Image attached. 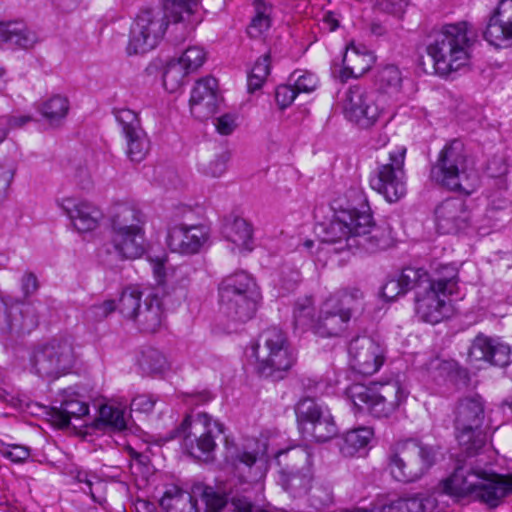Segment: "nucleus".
Here are the masks:
<instances>
[{"label":"nucleus","mask_w":512,"mask_h":512,"mask_svg":"<svg viewBox=\"0 0 512 512\" xmlns=\"http://www.w3.org/2000/svg\"><path fill=\"white\" fill-rule=\"evenodd\" d=\"M321 228V241L338 245L336 252L362 249L373 253L386 245L384 232L375 226L367 197L360 188L348 191L346 205Z\"/></svg>","instance_id":"1"},{"label":"nucleus","mask_w":512,"mask_h":512,"mask_svg":"<svg viewBox=\"0 0 512 512\" xmlns=\"http://www.w3.org/2000/svg\"><path fill=\"white\" fill-rule=\"evenodd\" d=\"M200 5L199 0H167L162 9L139 12L130 27L128 55L145 54L163 40L169 23L189 21Z\"/></svg>","instance_id":"2"},{"label":"nucleus","mask_w":512,"mask_h":512,"mask_svg":"<svg viewBox=\"0 0 512 512\" xmlns=\"http://www.w3.org/2000/svg\"><path fill=\"white\" fill-rule=\"evenodd\" d=\"M474 37L472 25L465 21L444 25L435 32L426 48L433 60L435 72L447 76L467 65Z\"/></svg>","instance_id":"3"},{"label":"nucleus","mask_w":512,"mask_h":512,"mask_svg":"<svg viewBox=\"0 0 512 512\" xmlns=\"http://www.w3.org/2000/svg\"><path fill=\"white\" fill-rule=\"evenodd\" d=\"M111 243L121 258L137 259L145 252L147 215L135 203L114 204L108 215Z\"/></svg>","instance_id":"4"},{"label":"nucleus","mask_w":512,"mask_h":512,"mask_svg":"<svg viewBox=\"0 0 512 512\" xmlns=\"http://www.w3.org/2000/svg\"><path fill=\"white\" fill-rule=\"evenodd\" d=\"M430 180L449 191L470 195L478 185V175L469 163L464 143L449 141L431 165Z\"/></svg>","instance_id":"5"},{"label":"nucleus","mask_w":512,"mask_h":512,"mask_svg":"<svg viewBox=\"0 0 512 512\" xmlns=\"http://www.w3.org/2000/svg\"><path fill=\"white\" fill-rule=\"evenodd\" d=\"M251 349L258 363V372L266 378L282 379L296 362L295 352L285 332L275 326L262 331Z\"/></svg>","instance_id":"6"},{"label":"nucleus","mask_w":512,"mask_h":512,"mask_svg":"<svg viewBox=\"0 0 512 512\" xmlns=\"http://www.w3.org/2000/svg\"><path fill=\"white\" fill-rule=\"evenodd\" d=\"M485 418V405L478 394L460 398L454 408L456 438L461 452L474 457L486 444V434L481 427Z\"/></svg>","instance_id":"7"},{"label":"nucleus","mask_w":512,"mask_h":512,"mask_svg":"<svg viewBox=\"0 0 512 512\" xmlns=\"http://www.w3.org/2000/svg\"><path fill=\"white\" fill-rule=\"evenodd\" d=\"M256 284L245 271L225 277L219 285V304L223 314L233 321L246 322L256 311Z\"/></svg>","instance_id":"8"},{"label":"nucleus","mask_w":512,"mask_h":512,"mask_svg":"<svg viewBox=\"0 0 512 512\" xmlns=\"http://www.w3.org/2000/svg\"><path fill=\"white\" fill-rule=\"evenodd\" d=\"M77 361L74 342L69 335H57L36 347L31 356L32 368L42 378L57 379L70 373Z\"/></svg>","instance_id":"9"},{"label":"nucleus","mask_w":512,"mask_h":512,"mask_svg":"<svg viewBox=\"0 0 512 512\" xmlns=\"http://www.w3.org/2000/svg\"><path fill=\"white\" fill-rule=\"evenodd\" d=\"M353 404L377 418L389 417L405 400L399 381L375 382L370 386L354 384L348 388Z\"/></svg>","instance_id":"10"},{"label":"nucleus","mask_w":512,"mask_h":512,"mask_svg":"<svg viewBox=\"0 0 512 512\" xmlns=\"http://www.w3.org/2000/svg\"><path fill=\"white\" fill-rule=\"evenodd\" d=\"M436 449L416 439L398 443L390 457V471L394 479L404 483L419 480L436 461Z\"/></svg>","instance_id":"11"},{"label":"nucleus","mask_w":512,"mask_h":512,"mask_svg":"<svg viewBox=\"0 0 512 512\" xmlns=\"http://www.w3.org/2000/svg\"><path fill=\"white\" fill-rule=\"evenodd\" d=\"M406 147L396 146L387 156L378 158L377 167L369 178L370 187L390 203L397 202L406 195V172L404 169Z\"/></svg>","instance_id":"12"},{"label":"nucleus","mask_w":512,"mask_h":512,"mask_svg":"<svg viewBox=\"0 0 512 512\" xmlns=\"http://www.w3.org/2000/svg\"><path fill=\"white\" fill-rule=\"evenodd\" d=\"M224 432L223 425L206 413L188 415L175 431L182 437L183 448L194 458L208 459L216 448V437Z\"/></svg>","instance_id":"13"},{"label":"nucleus","mask_w":512,"mask_h":512,"mask_svg":"<svg viewBox=\"0 0 512 512\" xmlns=\"http://www.w3.org/2000/svg\"><path fill=\"white\" fill-rule=\"evenodd\" d=\"M225 462L240 480L258 481L266 471V445L257 441L238 445L226 439Z\"/></svg>","instance_id":"14"},{"label":"nucleus","mask_w":512,"mask_h":512,"mask_svg":"<svg viewBox=\"0 0 512 512\" xmlns=\"http://www.w3.org/2000/svg\"><path fill=\"white\" fill-rule=\"evenodd\" d=\"M345 116L361 128L373 126L383 113L377 103L376 94L360 86H352L343 100Z\"/></svg>","instance_id":"15"},{"label":"nucleus","mask_w":512,"mask_h":512,"mask_svg":"<svg viewBox=\"0 0 512 512\" xmlns=\"http://www.w3.org/2000/svg\"><path fill=\"white\" fill-rule=\"evenodd\" d=\"M349 365L364 376L376 373L385 360V348L368 336H358L348 346Z\"/></svg>","instance_id":"16"},{"label":"nucleus","mask_w":512,"mask_h":512,"mask_svg":"<svg viewBox=\"0 0 512 512\" xmlns=\"http://www.w3.org/2000/svg\"><path fill=\"white\" fill-rule=\"evenodd\" d=\"M483 38L496 48L512 47V0H500L491 12Z\"/></svg>","instance_id":"17"},{"label":"nucleus","mask_w":512,"mask_h":512,"mask_svg":"<svg viewBox=\"0 0 512 512\" xmlns=\"http://www.w3.org/2000/svg\"><path fill=\"white\" fill-rule=\"evenodd\" d=\"M49 307L41 301L12 306L6 313V332L11 335L29 334L47 316Z\"/></svg>","instance_id":"18"},{"label":"nucleus","mask_w":512,"mask_h":512,"mask_svg":"<svg viewBox=\"0 0 512 512\" xmlns=\"http://www.w3.org/2000/svg\"><path fill=\"white\" fill-rule=\"evenodd\" d=\"M509 493H512V474L504 476L483 470L471 499L495 508Z\"/></svg>","instance_id":"19"},{"label":"nucleus","mask_w":512,"mask_h":512,"mask_svg":"<svg viewBox=\"0 0 512 512\" xmlns=\"http://www.w3.org/2000/svg\"><path fill=\"white\" fill-rule=\"evenodd\" d=\"M435 218L438 230L444 234H451L467 228L471 215L464 200L452 197L436 207Z\"/></svg>","instance_id":"20"},{"label":"nucleus","mask_w":512,"mask_h":512,"mask_svg":"<svg viewBox=\"0 0 512 512\" xmlns=\"http://www.w3.org/2000/svg\"><path fill=\"white\" fill-rule=\"evenodd\" d=\"M465 459H459L453 473L444 481V489L447 493L457 497L471 498L483 469L476 467L468 459L465 453Z\"/></svg>","instance_id":"21"},{"label":"nucleus","mask_w":512,"mask_h":512,"mask_svg":"<svg viewBox=\"0 0 512 512\" xmlns=\"http://www.w3.org/2000/svg\"><path fill=\"white\" fill-rule=\"evenodd\" d=\"M217 88L218 81L214 77H206L196 82L190 97L192 115L205 120L216 112L220 102Z\"/></svg>","instance_id":"22"},{"label":"nucleus","mask_w":512,"mask_h":512,"mask_svg":"<svg viewBox=\"0 0 512 512\" xmlns=\"http://www.w3.org/2000/svg\"><path fill=\"white\" fill-rule=\"evenodd\" d=\"M208 239V230L202 225H179L171 228L167 236V244L171 251L183 255H192L200 251V248Z\"/></svg>","instance_id":"23"},{"label":"nucleus","mask_w":512,"mask_h":512,"mask_svg":"<svg viewBox=\"0 0 512 512\" xmlns=\"http://www.w3.org/2000/svg\"><path fill=\"white\" fill-rule=\"evenodd\" d=\"M58 205L78 232L92 231L99 225L102 212L88 201L67 197L59 201Z\"/></svg>","instance_id":"24"},{"label":"nucleus","mask_w":512,"mask_h":512,"mask_svg":"<svg viewBox=\"0 0 512 512\" xmlns=\"http://www.w3.org/2000/svg\"><path fill=\"white\" fill-rule=\"evenodd\" d=\"M449 294L438 292L433 286L425 285L415 296L416 312L421 320L430 324L439 323L449 312Z\"/></svg>","instance_id":"25"},{"label":"nucleus","mask_w":512,"mask_h":512,"mask_svg":"<svg viewBox=\"0 0 512 512\" xmlns=\"http://www.w3.org/2000/svg\"><path fill=\"white\" fill-rule=\"evenodd\" d=\"M468 356L471 361H485L503 367L509 363L510 347L498 338L479 333L471 344Z\"/></svg>","instance_id":"26"},{"label":"nucleus","mask_w":512,"mask_h":512,"mask_svg":"<svg viewBox=\"0 0 512 512\" xmlns=\"http://www.w3.org/2000/svg\"><path fill=\"white\" fill-rule=\"evenodd\" d=\"M326 299L320 306L319 316L313 325V332L320 337H338L344 333L350 322Z\"/></svg>","instance_id":"27"},{"label":"nucleus","mask_w":512,"mask_h":512,"mask_svg":"<svg viewBox=\"0 0 512 512\" xmlns=\"http://www.w3.org/2000/svg\"><path fill=\"white\" fill-rule=\"evenodd\" d=\"M89 413V406L75 393L65 392L59 406L51 409V418L60 428L68 427L72 419H81Z\"/></svg>","instance_id":"28"},{"label":"nucleus","mask_w":512,"mask_h":512,"mask_svg":"<svg viewBox=\"0 0 512 512\" xmlns=\"http://www.w3.org/2000/svg\"><path fill=\"white\" fill-rule=\"evenodd\" d=\"M0 39L21 49H31L39 36L22 21L0 22Z\"/></svg>","instance_id":"29"},{"label":"nucleus","mask_w":512,"mask_h":512,"mask_svg":"<svg viewBox=\"0 0 512 512\" xmlns=\"http://www.w3.org/2000/svg\"><path fill=\"white\" fill-rule=\"evenodd\" d=\"M372 64V54L365 51V47H362L361 50L352 43L344 53L340 78L342 81H346L350 77H360L371 68Z\"/></svg>","instance_id":"30"},{"label":"nucleus","mask_w":512,"mask_h":512,"mask_svg":"<svg viewBox=\"0 0 512 512\" xmlns=\"http://www.w3.org/2000/svg\"><path fill=\"white\" fill-rule=\"evenodd\" d=\"M279 465L291 475H305L312 465V453L305 447L289 448L276 454Z\"/></svg>","instance_id":"31"},{"label":"nucleus","mask_w":512,"mask_h":512,"mask_svg":"<svg viewBox=\"0 0 512 512\" xmlns=\"http://www.w3.org/2000/svg\"><path fill=\"white\" fill-rule=\"evenodd\" d=\"M141 331L147 333L156 332L163 321V308L157 294H149L144 301V308L141 307L134 319Z\"/></svg>","instance_id":"32"},{"label":"nucleus","mask_w":512,"mask_h":512,"mask_svg":"<svg viewBox=\"0 0 512 512\" xmlns=\"http://www.w3.org/2000/svg\"><path fill=\"white\" fill-rule=\"evenodd\" d=\"M193 491H185L174 487L165 492L161 499V506L167 512H199L198 501Z\"/></svg>","instance_id":"33"},{"label":"nucleus","mask_w":512,"mask_h":512,"mask_svg":"<svg viewBox=\"0 0 512 512\" xmlns=\"http://www.w3.org/2000/svg\"><path fill=\"white\" fill-rule=\"evenodd\" d=\"M364 294L360 288L346 287L337 290L326 298L328 302H334L333 306L338 312L344 315V318L351 320L353 313L358 309L363 300Z\"/></svg>","instance_id":"34"},{"label":"nucleus","mask_w":512,"mask_h":512,"mask_svg":"<svg viewBox=\"0 0 512 512\" xmlns=\"http://www.w3.org/2000/svg\"><path fill=\"white\" fill-rule=\"evenodd\" d=\"M433 286L442 294L451 296L458 293V270L452 264L439 265L433 278L428 275L427 286Z\"/></svg>","instance_id":"35"},{"label":"nucleus","mask_w":512,"mask_h":512,"mask_svg":"<svg viewBox=\"0 0 512 512\" xmlns=\"http://www.w3.org/2000/svg\"><path fill=\"white\" fill-rule=\"evenodd\" d=\"M372 436L373 430L369 427H359L348 431L338 443L341 454L345 457H353L367 447Z\"/></svg>","instance_id":"36"},{"label":"nucleus","mask_w":512,"mask_h":512,"mask_svg":"<svg viewBox=\"0 0 512 512\" xmlns=\"http://www.w3.org/2000/svg\"><path fill=\"white\" fill-rule=\"evenodd\" d=\"M224 234L228 241L240 250L252 251L253 230L251 225L243 218H235L224 228Z\"/></svg>","instance_id":"37"},{"label":"nucleus","mask_w":512,"mask_h":512,"mask_svg":"<svg viewBox=\"0 0 512 512\" xmlns=\"http://www.w3.org/2000/svg\"><path fill=\"white\" fill-rule=\"evenodd\" d=\"M254 15L247 27V34L251 38H258L271 27L272 5L263 0L253 2Z\"/></svg>","instance_id":"38"},{"label":"nucleus","mask_w":512,"mask_h":512,"mask_svg":"<svg viewBox=\"0 0 512 512\" xmlns=\"http://www.w3.org/2000/svg\"><path fill=\"white\" fill-rule=\"evenodd\" d=\"M329 409L318 404L314 398H301L295 406V414L299 430H304L309 424L317 421Z\"/></svg>","instance_id":"39"},{"label":"nucleus","mask_w":512,"mask_h":512,"mask_svg":"<svg viewBox=\"0 0 512 512\" xmlns=\"http://www.w3.org/2000/svg\"><path fill=\"white\" fill-rule=\"evenodd\" d=\"M301 432L317 442H326L337 435L338 429L328 410L317 421L309 424V426Z\"/></svg>","instance_id":"40"},{"label":"nucleus","mask_w":512,"mask_h":512,"mask_svg":"<svg viewBox=\"0 0 512 512\" xmlns=\"http://www.w3.org/2000/svg\"><path fill=\"white\" fill-rule=\"evenodd\" d=\"M142 291L137 285L123 289L117 304V310L127 319L134 320L141 309Z\"/></svg>","instance_id":"41"},{"label":"nucleus","mask_w":512,"mask_h":512,"mask_svg":"<svg viewBox=\"0 0 512 512\" xmlns=\"http://www.w3.org/2000/svg\"><path fill=\"white\" fill-rule=\"evenodd\" d=\"M69 108L70 105L67 97L54 95L42 104L40 111L50 125H59L67 116Z\"/></svg>","instance_id":"42"},{"label":"nucleus","mask_w":512,"mask_h":512,"mask_svg":"<svg viewBox=\"0 0 512 512\" xmlns=\"http://www.w3.org/2000/svg\"><path fill=\"white\" fill-rule=\"evenodd\" d=\"M127 144V156L132 162L139 163L145 159L150 150V140L144 129L124 136Z\"/></svg>","instance_id":"43"},{"label":"nucleus","mask_w":512,"mask_h":512,"mask_svg":"<svg viewBox=\"0 0 512 512\" xmlns=\"http://www.w3.org/2000/svg\"><path fill=\"white\" fill-rule=\"evenodd\" d=\"M97 429L109 427L113 430H124L126 420L124 410L112 405L104 404L99 408V417L95 421Z\"/></svg>","instance_id":"44"},{"label":"nucleus","mask_w":512,"mask_h":512,"mask_svg":"<svg viewBox=\"0 0 512 512\" xmlns=\"http://www.w3.org/2000/svg\"><path fill=\"white\" fill-rule=\"evenodd\" d=\"M316 320L314 319V306L312 298L305 297L295 303L293 311V324L295 330L306 331L313 330V325Z\"/></svg>","instance_id":"45"},{"label":"nucleus","mask_w":512,"mask_h":512,"mask_svg":"<svg viewBox=\"0 0 512 512\" xmlns=\"http://www.w3.org/2000/svg\"><path fill=\"white\" fill-rule=\"evenodd\" d=\"M396 276L405 294L412 289L423 291L427 285L428 273L422 268L406 267Z\"/></svg>","instance_id":"46"},{"label":"nucleus","mask_w":512,"mask_h":512,"mask_svg":"<svg viewBox=\"0 0 512 512\" xmlns=\"http://www.w3.org/2000/svg\"><path fill=\"white\" fill-rule=\"evenodd\" d=\"M188 74L176 59L169 61L163 73L164 88L170 93L176 92L183 85Z\"/></svg>","instance_id":"47"},{"label":"nucleus","mask_w":512,"mask_h":512,"mask_svg":"<svg viewBox=\"0 0 512 512\" xmlns=\"http://www.w3.org/2000/svg\"><path fill=\"white\" fill-rule=\"evenodd\" d=\"M376 83L385 92H398L402 84V74L395 65H386L379 70Z\"/></svg>","instance_id":"48"},{"label":"nucleus","mask_w":512,"mask_h":512,"mask_svg":"<svg viewBox=\"0 0 512 512\" xmlns=\"http://www.w3.org/2000/svg\"><path fill=\"white\" fill-rule=\"evenodd\" d=\"M270 74V54L259 57L250 74L248 75V91L254 92L260 89Z\"/></svg>","instance_id":"49"},{"label":"nucleus","mask_w":512,"mask_h":512,"mask_svg":"<svg viewBox=\"0 0 512 512\" xmlns=\"http://www.w3.org/2000/svg\"><path fill=\"white\" fill-rule=\"evenodd\" d=\"M421 500L416 497L397 498L378 507L374 512H422Z\"/></svg>","instance_id":"50"},{"label":"nucleus","mask_w":512,"mask_h":512,"mask_svg":"<svg viewBox=\"0 0 512 512\" xmlns=\"http://www.w3.org/2000/svg\"><path fill=\"white\" fill-rule=\"evenodd\" d=\"M194 493H200L205 502V512H220L227 504L226 496L215 492L211 487H202L200 485L193 487Z\"/></svg>","instance_id":"51"},{"label":"nucleus","mask_w":512,"mask_h":512,"mask_svg":"<svg viewBox=\"0 0 512 512\" xmlns=\"http://www.w3.org/2000/svg\"><path fill=\"white\" fill-rule=\"evenodd\" d=\"M116 121L121 126L123 135L142 130L141 120L133 110L123 108L114 111Z\"/></svg>","instance_id":"52"},{"label":"nucleus","mask_w":512,"mask_h":512,"mask_svg":"<svg viewBox=\"0 0 512 512\" xmlns=\"http://www.w3.org/2000/svg\"><path fill=\"white\" fill-rule=\"evenodd\" d=\"M205 59L204 50L201 47L193 46L187 48L176 61L181 63L188 73H192L203 65Z\"/></svg>","instance_id":"53"},{"label":"nucleus","mask_w":512,"mask_h":512,"mask_svg":"<svg viewBox=\"0 0 512 512\" xmlns=\"http://www.w3.org/2000/svg\"><path fill=\"white\" fill-rule=\"evenodd\" d=\"M298 93L313 92L318 86V78L315 74L308 71H294L290 77Z\"/></svg>","instance_id":"54"},{"label":"nucleus","mask_w":512,"mask_h":512,"mask_svg":"<svg viewBox=\"0 0 512 512\" xmlns=\"http://www.w3.org/2000/svg\"><path fill=\"white\" fill-rule=\"evenodd\" d=\"M229 160L230 153L222 152L203 168V173L211 177H220L226 172Z\"/></svg>","instance_id":"55"},{"label":"nucleus","mask_w":512,"mask_h":512,"mask_svg":"<svg viewBox=\"0 0 512 512\" xmlns=\"http://www.w3.org/2000/svg\"><path fill=\"white\" fill-rule=\"evenodd\" d=\"M1 453L14 463H23L30 457V448L24 445L9 444L1 450Z\"/></svg>","instance_id":"56"},{"label":"nucleus","mask_w":512,"mask_h":512,"mask_svg":"<svg viewBox=\"0 0 512 512\" xmlns=\"http://www.w3.org/2000/svg\"><path fill=\"white\" fill-rule=\"evenodd\" d=\"M441 369L447 371L449 380L456 385H465L469 380L468 371L461 368L456 362H443Z\"/></svg>","instance_id":"57"},{"label":"nucleus","mask_w":512,"mask_h":512,"mask_svg":"<svg viewBox=\"0 0 512 512\" xmlns=\"http://www.w3.org/2000/svg\"><path fill=\"white\" fill-rule=\"evenodd\" d=\"M299 93L293 85H279L275 91V100L280 109L290 106Z\"/></svg>","instance_id":"58"},{"label":"nucleus","mask_w":512,"mask_h":512,"mask_svg":"<svg viewBox=\"0 0 512 512\" xmlns=\"http://www.w3.org/2000/svg\"><path fill=\"white\" fill-rule=\"evenodd\" d=\"M300 279V272L296 268L288 265L282 267L280 282L285 291L289 292L294 290L300 282Z\"/></svg>","instance_id":"59"},{"label":"nucleus","mask_w":512,"mask_h":512,"mask_svg":"<svg viewBox=\"0 0 512 512\" xmlns=\"http://www.w3.org/2000/svg\"><path fill=\"white\" fill-rule=\"evenodd\" d=\"M75 478L77 482L85 485V487H82V490L88 493L93 500H96L93 488L94 486H102L99 478L94 473L87 471H78Z\"/></svg>","instance_id":"60"},{"label":"nucleus","mask_w":512,"mask_h":512,"mask_svg":"<svg viewBox=\"0 0 512 512\" xmlns=\"http://www.w3.org/2000/svg\"><path fill=\"white\" fill-rule=\"evenodd\" d=\"M214 124L218 133L221 135H230L237 127L236 115L230 113L224 114L216 118Z\"/></svg>","instance_id":"61"},{"label":"nucleus","mask_w":512,"mask_h":512,"mask_svg":"<svg viewBox=\"0 0 512 512\" xmlns=\"http://www.w3.org/2000/svg\"><path fill=\"white\" fill-rule=\"evenodd\" d=\"M403 288L397 278V276H393L387 279L385 284L382 287V295L387 300L393 301L398 296L404 295Z\"/></svg>","instance_id":"62"},{"label":"nucleus","mask_w":512,"mask_h":512,"mask_svg":"<svg viewBox=\"0 0 512 512\" xmlns=\"http://www.w3.org/2000/svg\"><path fill=\"white\" fill-rule=\"evenodd\" d=\"M155 400L148 395H138L132 399L130 407L131 411L149 413L153 410Z\"/></svg>","instance_id":"63"},{"label":"nucleus","mask_w":512,"mask_h":512,"mask_svg":"<svg viewBox=\"0 0 512 512\" xmlns=\"http://www.w3.org/2000/svg\"><path fill=\"white\" fill-rule=\"evenodd\" d=\"M21 288L25 297L34 294L39 288L36 275L31 272L25 273L21 279Z\"/></svg>","instance_id":"64"}]
</instances>
